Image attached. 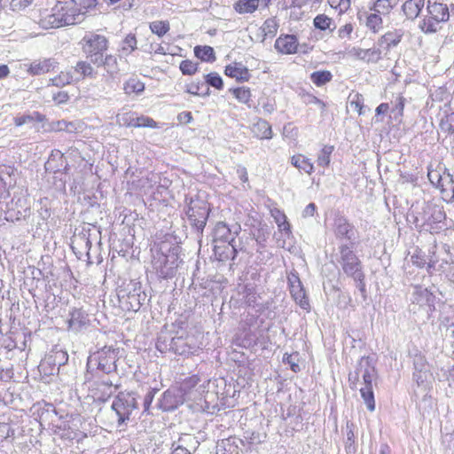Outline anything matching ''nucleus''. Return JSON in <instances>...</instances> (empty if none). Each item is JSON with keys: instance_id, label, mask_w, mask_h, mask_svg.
Returning <instances> with one entry per match:
<instances>
[{"instance_id": "obj_1", "label": "nucleus", "mask_w": 454, "mask_h": 454, "mask_svg": "<svg viewBox=\"0 0 454 454\" xmlns=\"http://www.w3.org/2000/svg\"><path fill=\"white\" fill-rule=\"evenodd\" d=\"M79 45L82 53L93 65L103 66L107 72H114L117 69L116 57L106 54L109 40L106 35L90 32L81 39Z\"/></svg>"}, {"instance_id": "obj_2", "label": "nucleus", "mask_w": 454, "mask_h": 454, "mask_svg": "<svg viewBox=\"0 0 454 454\" xmlns=\"http://www.w3.org/2000/svg\"><path fill=\"white\" fill-rule=\"evenodd\" d=\"M360 375L363 378V387L359 388L361 397L364 401L369 411H375L376 403L372 382L376 378V370L370 364L369 358L363 357L356 369L349 372L348 381L351 389H356Z\"/></svg>"}, {"instance_id": "obj_3", "label": "nucleus", "mask_w": 454, "mask_h": 454, "mask_svg": "<svg viewBox=\"0 0 454 454\" xmlns=\"http://www.w3.org/2000/svg\"><path fill=\"white\" fill-rule=\"evenodd\" d=\"M62 9L67 26L80 23L86 14L96 8L97 0H65L58 1Z\"/></svg>"}, {"instance_id": "obj_4", "label": "nucleus", "mask_w": 454, "mask_h": 454, "mask_svg": "<svg viewBox=\"0 0 454 454\" xmlns=\"http://www.w3.org/2000/svg\"><path fill=\"white\" fill-rule=\"evenodd\" d=\"M340 250V264L343 272L351 278H363L362 262L348 245H341Z\"/></svg>"}, {"instance_id": "obj_5", "label": "nucleus", "mask_w": 454, "mask_h": 454, "mask_svg": "<svg viewBox=\"0 0 454 454\" xmlns=\"http://www.w3.org/2000/svg\"><path fill=\"white\" fill-rule=\"evenodd\" d=\"M116 123L120 127L125 128H150L157 129L159 124L152 117L139 114L134 111H126L119 113L116 115Z\"/></svg>"}, {"instance_id": "obj_6", "label": "nucleus", "mask_w": 454, "mask_h": 454, "mask_svg": "<svg viewBox=\"0 0 454 454\" xmlns=\"http://www.w3.org/2000/svg\"><path fill=\"white\" fill-rule=\"evenodd\" d=\"M112 409L117 415L118 424L121 425L130 419L132 412L137 409V404L130 395L121 394L113 402Z\"/></svg>"}, {"instance_id": "obj_7", "label": "nucleus", "mask_w": 454, "mask_h": 454, "mask_svg": "<svg viewBox=\"0 0 454 454\" xmlns=\"http://www.w3.org/2000/svg\"><path fill=\"white\" fill-rule=\"evenodd\" d=\"M427 218L419 226V231H426L429 233H439L442 226L441 223L446 219V215L442 207L434 206L425 211Z\"/></svg>"}, {"instance_id": "obj_8", "label": "nucleus", "mask_w": 454, "mask_h": 454, "mask_svg": "<svg viewBox=\"0 0 454 454\" xmlns=\"http://www.w3.org/2000/svg\"><path fill=\"white\" fill-rule=\"evenodd\" d=\"M210 209L204 201H191L186 211L190 223L199 230L205 227Z\"/></svg>"}, {"instance_id": "obj_9", "label": "nucleus", "mask_w": 454, "mask_h": 454, "mask_svg": "<svg viewBox=\"0 0 454 454\" xmlns=\"http://www.w3.org/2000/svg\"><path fill=\"white\" fill-rule=\"evenodd\" d=\"M119 357V348L105 346L97 353L98 368L105 372H111L116 368Z\"/></svg>"}, {"instance_id": "obj_10", "label": "nucleus", "mask_w": 454, "mask_h": 454, "mask_svg": "<svg viewBox=\"0 0 454 454\" xmlns=\"http://www.w3.org/2000/svg\"><path fill=\"white\" fill-rule=\"evenodd\" d=\"M118 386L111 380H98L90 388V394L95 401L105 403L116 392Z\"/></svg>"}, {"instance_id": "obj_11", "label": "nucleus", "mask_w": 454, "mask_h": 454, "mask_svg": "<svg viewBox=\"0 0 454 454\" xmlns=\"http://www.w3.org/2000/svg\"><path fill=\"white\" fill-rule=\"evenodd\" d=\"M275 50L281 55H294L298 52L299 41L295 35L281 34L274 43Z\"/></svg>"}, {"instance_id": "obj_12", "label": "nucleus", "mask_w": 454, "mask_h": 454, "mask_svg": "<svg viewBox=\"0 0 454 454\" xmlns=\"http://www.w3.org/2000/svg\"><path fill=\"white\" fill-rule=\"evenodd\" d=\"M289 291L295 302L303 309H309V301L302 284L297 275H292L288 278Z\"/></svg>"}, {"instance_id": "obj_13", "label": "nucleus", "mask_w": 454, "mask_h": 454, "mask_svg": "<svg viewBox=\"0 0 454 454\" xmlns=\"http://www.w3.org/2000/svg\"><path fill=\"white\" fill-rule=\"evenodd\" d=\"M224 74L237 82H248L252 78V74L248 67L242 62L233 61L224 67Z\"/></svg>"}, {"instance_id": "obj_14", "label": "nucleus", "mask_w": 454, "mask_h": 454, "mask_svg": "<svg viewBox=\"0 0 454 454\" xmlns=\"http://www.w3.org/2000/svg\"><path fill=\"white\" fill-rule=\"evenodd\" d=\"M121 308L127 311H137L142 306L140 287H135L120 298Z\"/></svg>"}, {"instance_id": "obj_15", "label": "nucleus", "mask_w": 454, "mask_h": 454, "mask_svg": "<svg viewBox=\"0 0 454 454\" xmlns=\"http://www.w3.org/2000/svg\"><path fill=\"white\" fill-rule=\"evenodd\" d=\"M214 254L217 260H233L238 254L234 242H214Z\"/></svg>"}, {"instance_id": "obj_16", "label": "nucleus", "mask_w": 454, "mask_h": 454, "mask_svg": "<svg viewBox=\"0 0 454 454\" xmlns=\"http://www.w3.org/2000/svg\"><path fill=\"white\" fill-rule=\"evenodd\" d=\"M427 13L444 22H447L450 19L448 5L444 3L438 2L437 0H427Z\"/></svg>"}, {"instance_id": "obj_17", "label": "nucleus", "mask_w": 454, "mask_h": 454, "mask_svg": "<svg viewBox=\"0 0 454 454\" xmlns=\"http://www.w3.org/2000/svg\"><path fill=\"white\" fill-rule=\"evenodd\" d=\"M443 23L445 22L427 13L419 21V27L424 34L431 35L437 33Z\"/></svg>"}, {"instance_id": "obj_18", "label": "nucleus", "mask_w": 454, "mask_h": 454, "mask_svg": "<svg viewBox=\"0 0 454 454\" xmlns=\"http://www.w3.org/2000/svg\"><path fill=\"white\" fill-rule=\"evenodd\" d=\"M89 323L88 315L82 309L74 308L69 313L67 325L69 329L79 330Z\"/></svg>"}, {"instance_id": "obj_19", "label": "nucleus", "mask_w": 454, "mask_h": 454, "mask_svg": "<svg viewBox=\"0 0 454 454\" xmlns=\"http://www.w3.org/2000/svg\"><path fill=\"white\" fill-rule=\"evenodd\" d=\"M57 62L51 59H44L43 60L35 61L30 64L28 72L33 75H40L49 73L56 67Z\"/></svg>"}, {"instance_id": "obj_20", "label": "nucleus", "mask_w": 454, "mask_h": 454, "mask_svg": "<svg viewBox=\"0 0 454 454\" xmlns=\"http://www.w3.org/2000/svg\"><path fill=\"white\" fill-rule=\"evenodd\" d=\"M214 242H235V236L225 223H216L214 230Z\"/></svg>"}, {"instance_id": "obj_21", "label": "nucleus", "mask_w": 454, "mask_h": 454, "mask_svg": "<svg viewBox=\"0 0 454 454\" xmlns=\"http://www.w3.org/2000/svg\"><path fill=\"white\" fill-rule=\"evenodd\" d=\"M252 132L258 139H270L272 137L271 126L263 119H259L254 123Z\"/></svg>"}, {"instance_id": "obj_22", "label": "nucleus", "mask_w": 454, "mask_h": 454, "mask_svg": "<svg viewBox=\"0 0 454 454\" xmlns=\"http://www.w3.org/2000/svg\"><path fill=\"white\" fill-rule=\"evenodd\" d=\"M229 92L234 98L240 104L250 106L252 103V90L247 86L233 87L229 90Z\"/></svg>"}, {"instance_id": "obj_23", "label": "nucleus", "mask_w": 454, "mask_h": 454, "mask_svg": "<svg viewBox=\"0 0 454 454\" xmlns=\"http://www.w3.org/2000/svg\"><path fill=\"white\" fill-rule=\"evenodd\" d=\"M425 5L424 0H407L402 6L403 12L408 19H416Z\"/></svg>"}, {"instance_id": "obj_24", "label": "nucleus", "mask_w": 454, "mask_h": 454, "mask_svg": "<svg viewBox=\"0 0 454 454\" xmlns=\"http://www.w3.org/2000/svg\"><path fill=\"white\" fill-rule=\"evenodd\" d=\"M260 0H237L233 9L239 14H251L258 10Z\"/></svg>"}, {"instance_id": "obj_25", "label": "nucleus", "mask_w": 454, "mask_h": 454, "mask_svg": "<svg viewBox=\"0 0 454 454\" xmlns=\"http://www.w3.org/2000/svg\"><path fill=\"white\" fill-rule=\"evenodd\" d=\"M53 10L51 8L39 9L35 17L36 23L44 29L56 28L53 21Z\"/></svg>"}, {"instance_id": "obj_26", "label": "nucleus", "mask_w": 454, "mask_h": 454, "mask_svg": "<svg viewBox=\"0 0 454 454\" xmlns=\"http://www.w3.org/2000/svg\"><path fill=\"white\" fill-rule=\"evenodd\" d=\"M93 63L85 60H80L74 67V72L79 74L81 79L95 78L98 74Z\"/></svg>"}, {"instance_id": "obj_27", "label": "nucleus", "mask_w": 454, "mask_h": 454, "mask_svg": "<svg viewBox=\"0 0 454 454\" xmlns=\"http://www.w3.org/2000/svg\"><path fill=\"white\" fill-rule=\"evenodd\" d=\"M403 32L401 29H393L385 33L380 40V44H385L389 49L396 46L403 39Z\"/></svg>"}, {"instance_id": "obj_28", "label": "nucleus", "mask_w": 454, "mask_h": 454, "mask_svg": "<svg viewBox=\"0 0 454 454\" xmlns=\"http://www.w3.org/2000/svg\"><path fill=\"white\" fill-rule=\"evenodd\" d=\"M123 90L127 95H137L145 90V83L137 76H132L123 83Z\"/></svg>"}, {"instance_id": "obj_29", "label": "nucleus", "mask_w": 454, "mask_h": 454, "mask_svg": "<svg viewBox=\"0 0 454 454\" xmlns=\"http://www.w3.org/2000/svg\"><path fill=\"white\" fill-rule=\"evenodd\" d=\"M291 163L300 171L310 175L314 171L313 163L310 160L302 154L292 156Z\"/></svg>"}, {"instance_id": "obj_30", "label": "nucleus", "mask_w": 454, "mask_h": 454, "mask_svg": "<svg viewBox=\"0 0 454 454\" xmlns=\"http://www.w3.org/2000/svg\"><path fill=\"white\" fill-rule=\"evenodd\" d=\"M352 231L353 226L346 218L339 217L335 220V233L337 237L349 239Z\"/></svg>"}, {"instance_id": "obj_31", "label": "nucleus", "mask_w": 454, "mask_h": 454, "mask_svg": "<svg viewBox=\"0 0 454 454\" xmlns=\"http://www.w3.org/2000/svg\"><path fill=\"white\" fill-rule=\"evenodd\" d=\"M313 25L320 31H333L335 28L333 20L325 13L317 14L313 20Z\"/></svg>"}, {"instance_id": "obj_32", "label": "nucleus", "mask_w": 454, "mask_h": 454, "mask_svg": "<svg viewBox=\"0 0 454 454\" xmlns=\"http://www.w3.org/2000/svg\"><path fill=\"white\" fill-rule=\"evenodd\" d=\"M397 4L395 0H376L371 10L374 11L379 15H388L394 7Z\"/></svg>"}, {"instance_id": "obj_33", "label": "nucleus", "mask_w": 454, "mask_h": 454, "mask_svg": "<svg viewBox=\"0 0 454 454\" xmlns=\"http://www.w3.org/2000/svg\"><path fill=\"white\" fill-rule=\"evenodd\" d=\"M271 215L274 218L280 231H284L286 234L291 233V225L283 211L275 208L271 210Z\"/></svg>"}, {"instance_id": "obj_34", "label": "nucleus", "mask_w": 454, "mask_h": 454, "mask_svg": "<svg viewBox=\"0 0 454 454\" xmlns=\"http://www.w3.org/2000/svg\"><path fill=\"white\" fill-rule=\"evenodd\" d=\"M194 55L204 62H214L215 60L214 49L208 45L195 46Z\"/></svg>"}, {"instance_id": "obj_35", "label": "nucleus", "mask_w": 454, "mask_h": 454, "mask_svg": "<svg viewBox=\"0 0 454 454\" xmlns=\"http://www.w3.org/2000/svg\"><path fill=\"white\" fill-rule=\"evenodd\" d=\"M309 78L317 87H321L333 80V74L329 70H320L311 73Z\"/></svg>"}, {"instance_id": "obj_36", "label": "nucleus", "mask_w": 454, "mask_h": 454, "mask_svg": "<svg viewBox=\"0 0 454 454\" xmlns=\"http://www.w3.org/2000/svg\"><path fill=\"white\" fill-rule=\"evenodd\" d=\"M73 82L74 77L71 71H61L59 74L50 80V85L60 88L69 85Z\"/></svg>"}, {"instance_id": "obj_37", "label": "nucleus", "mask_w": 454, "mask_h": 454, "mask_svg": "<svg viewBox=\"0 0 454 454\" xmlns=\"http://www.w3.org/2000/svg\"><path fill=\"white\" fill-rule=\"evenodd\" d=\"M149 28L152 33L162 37L169 32L170 24L168 20H155L149 24Z\"/></svg>"}, {"instance_id": "obj_38", "label": "nucleus", "mask_w": 454, "mask_h": 454, "mask_svg": "<svg viewBox=\"0 0 454 454\" xmlns=\"http://www.w3.org/2000/svg\"><path fill=\"white\" fill-rule=\"evenodd\" d=\"M278 27L279 25L276 18L267 19L262 26L264 37L273 38L277 35Z\"/></svg>"}, {"instance_id": "obj_39", "label": "nucleus", "mask_w": 454, "mask_h": 454, "mask_svg": "<svg viewBox=\"0 0 454 454\" xmlns=\"http://www.w3.org/2000/svg\"><path fill=\"white\" fill-rule=\"evenodd\" d=\"M137 48V40L134 34H128L122 40L121 51L125 55L132 53Z\"/></svg>"}, {"instance_id": "obj_40", "label": "nucleus", "mask_w": 454, "mask_h": 454, "mask_svg": "<svg viewBox=\"0 0 454 454\" xmlns=\"http://www.w3.org/2000/svg\"><path fill=\"white\" fill-rule=\"evenodd\" d=\"M334 151V146L326 145L323 146V148L320 151L319 155L317 156V164L320 167L326 168L330 165L331 162V156L332 153Z\"/></svg>"}, {"instance_id": "obj_41", "label": "nucleus", "mask_w": 454, "mask_h": 454, "mask_svg": "<svg viewBox=\"0 0 454 454\" xmlns=\"http://www.w3.org/2000/svg\"><path fill=\"white\" fill-rule=\"evenodd\" d=\"M364 99L361 93L354 92L349 95V104L350 107L356 111L358 115H362L364 114Z\"/></svg>"}, {"instance_id": "obj_42", "label": "nucleus", "mask_w": 454, "mask_h": 454, "mask_svg": "<svg viewBox=\"0 0 454 454\" xmlns=\"http://www.w3.org/2000/svg\"><path fill=\"white\" fill-rule=\"evenodd\" d=\"M366 26L373 33H378L383 27V20L378 13H371L366 19Z\"/></svg>"}, {"instance_id": "obj_43", "label": "nucleus", "mask_w": 454, "mask_h": 454, "mask_svg": "<svg viewBox=\"0 0 454 454\" xmlns=\"http://www.w3.org/2000/svg\"><path fill=\"white\" fill-rule=\"evenodd\" d=\"M179 69L184 75H194L199 71V63L184 59L180 62Z\"/></svg>"}, {"instance_id": "obj_44", "label": "nucleus", "mask_w": 454, "mask_h": 454, "mask_svg": "<svg viewBox=\"0 0 454 454\" xmlns=\"http://www.w3.org/2000/svg\"><path fill=\"white\" fill-rule=\"evenodd\" d=\"M206 82L215 89L221 90L223 89L224 83L223 80L220 76V74L216 72H211L205 75Z\"/></svg>"}, {"instance_id": "obj_45", "label": "nucleus", "mask_w": 454, "mask_h": 454, "mask_svg": "<svg viewBox=\"0 0 454 454\" xmlns=\"http://www.w3.org/2000/svg\"><path fill=\"white\" fill-rule=\"evenodd\" d=\"M33 120L42 122L45 120V116L43 114H40L39 112H35L34 116H31V115L17 116L14 118L13 121L17 127H20V126H22L25 123L31 121Z\"/></svg>"}, {"instance_id": "obj_46", "label": "nucleus", "mask_w": 454, "mask_h": 454, "mask_svg": "<svg viewBox=\"0 0 454 454\" xmlns=\"http://www.w3.org/2000/svg\"><path fill=\"white\" fill-rule=\"evenodd\" d=\"M330 6L337 11L339 15L347 12L350 9V0H328Z\"/></svg>"}, {"instance_id": "obj_47", "label": "nucleus", "mask_w": 454, "mask_h": 454, "mask_svg": "<svg viewBox=\"0 0 454 454\" xmlns=\"http://www.w3.org/2000/svg\"><path fill=\"white\" fill-rule=\"evenodd\" d=\"M52 10H53V17H54V19H52V20L55 22V27L58 28V27H66L67 22L63 17L64 15L62 12V9L60 8L59 2H57L54 4V6H52Z\"/></svg>"}, {"instance_id": "obj_48", "label": "nucleus", "mask_w": 454, "mask_h": 454, "mask_svg": "<svg viewBox=\"0 0 454 454\" xmlns=\"http://www.w3.org/2000/svg\"><path fill=\"white\" fill-rule=\"evenodd\" d=\"M299 354L297 352L294 354H285L283 357V361L290 365V369L294 372H300V365H299Z\"/></svg>"}, {"instance_id": "obj_49", "label": "nucleus", "mask_w": 454, "mask_h": 454, "mask_svg": "<svg viewBox=\"0 0 454 454\" xmlns=\"http://www.w3.org/2000/svg\"><path fill=\"white\" fill-rule=\"evenodd\" d=\"M14 435V429L11 425L4 422H0V443L4 442L7 438Z\"/></svg>"}, {"instance_id": "obj_50", "label": "nucleus", "mask_w": 454, "mask_h": 454, "mask_svg": "<svg viewBox=\"0 0 454 454\" xmlns=\"http://www.w3.org/2000/svg\"><path fill=\"white\" fill-rule=\"evenodd\" d=\"M322 2H323V0H293L294 5L298 8L307 7V6L313 8V7L319 5Z\"/></svg>"}, {"instance_id": "obj_51", "label": "nucleus", "mask_w": 454, "mask_h": 454, "mask_svg": "<svg viewBox=\"0 0 454 454\" xmlns=\"http://www.w3.org/2000/svg\"><path fill=\"white\" fill-rule=\"evenodd\" d=\"M354 30V27L351 23H347L340 27L338 30V36L341 39H348Z\"/></svg>"}, {"instance_id": "obj_52", "label": "nucleus", "mask_w": 454, "mask_h": 454, "mask_svg": "<svg viewBox=\"0 0 454 454\" xmlns=\"http://www.w3.org/2000/svg\"><path fill=\"white\" fill-rule=\"evenodd\" d=\"M70 97L65 90H59L52 95V99L57 105L66 104Z\"/></svg>"}, {"instance_id": "obj_53", "label": "nucleus", "mask_w": 454, "mask_h": 454, "mask_svg": "<svg viewBox=\"0 0 454 454\" xmlns=\"http://www.w3.org/2000/svg\"><path fill=\"white\" fill-rule=\"evenodd\" d=\"M359 55L361 59H367L369 61L373 59H378L380 51L376 49L361 50Z\"/></svg>"}, {"instance_id": "obj_54", "label": "nucleus", "mask_w": 454, "mask_h": 454, "mask_svg": "<svg viewBox=\"0 0 454 454\" xmlns=\"http://www.w3.org/2000/svg\"><path fill=\"white\" fill-rule=\"evenodd\" d=\"M411 260L412 264L419 268H424L427 263L425 256L420 251L414 253Z\"/></svg>"}, {"instance_id": "obj_55", "label": "nucleus", "mask_w": 454, "mask_h": 454, "mask_svg": "<svg viewBox=\"0 0 454 454\" xmlns=\"http://www.w3.org/2000/svg\"><path fill=\"white\" fill-rule=\"evenodd\" d=\"M202 83L200 81L186 84V92L192 95H200Z\"/></svg>"}, {"instance_id": "obj_56", "label": "nucleus", "mask_w": 454, "mask_h": 454, "mask_svg": "<svg viewBox=\"0 0 454 454\" xmlns=\"http://www.w3.org/2000/svg\"><path fill=\"white\" fill-rule=\"evenodd\" d=\"M405 98L403 96L399 95L396 98V105L395 111H397L398 116L403 117L404 114Z\"/></svg>"}, {"instance_id": "obj_57", "label": "nucleus", "mask_w": 454, "mask_h": 454, "mask_svg": "<svg viewBox=\"0 0 454 454\" xmlns=\"http://www.w3.org/2000/svg\"><path fill=\"white\" fill-rule=\"evenodd\" d=\"M33 0H12L11 5L13 10H22L27 7Z\"/></svg>"}, {"instance_id": "obj_58", "label": "nucleus", "mask_w": 454, "mask_h": 454, "mask_svg": "<svg viewBox=\"0 0 454 454\" xmlns=\"http://www.w3.org/2000/svg\"><path fill=\"white\" fill-rule=\"evenodd\" d=\"M193 120L192 114L189 111H184L177 115V121L182 124H188Z\"/></svg>"}, {"instance_id": "obj_59", "label": "nucleus", "mask_w": 454, "mask_h": 454, "mask_svg": "<svg viewBox=\"0 0 454 454\" xmlns=\"http://www.w3.org/2000/svg\"><path fill=\"white\" fill-rule=\"evenodd\" d=\"M388 110H389V105L387 103H381L376 107L375 113H376V115H380V114H387L388 112Z\"/></svg>"}, {"instance_id": "obj_60", "label": "nucleus", "mask_w": 454, "mask_h": 454, "mask_svg": "<svg viewBox=\"0 0 454 454\" xmlns=\"http://www.w3.org/2000/svg\"><path fill=\"white\" fill-rule=\"evenodd\" d=\"M199 378L197 376H192L184 380V384L189 385L190 387H194L199 383Z\"/></svg>"}, {"instance_id": "obj_61", "label": "nucleus", "mask_w": 454, "mask_h": 454, "mask_svg": "<svg viewBox=\"0 0 454 454\" xmlns=\"http://www.w3.org/2000/svg\"><path fill=\"white\" fill-rule=\"evenodd\" d=\"M10 74V69L7 65H0V80L6 78Z\"/></svg>"}, {"instance_id": "obj_62", "label": "nucleus", "mask_w": 454, "mask_h": 454, "mask_svg": "<svg viewBox=\"0 0 454 454\" xmlns=\"http://www.w3.org/2000/svg\"><path fill=\"white\" fill-rule=\"evenodd\" d=\"M356 281H358L359 284H358V286H359V290L361 291L362 294H365L366 292V289H365V283H364V273L363 272V278H353Z\"/></svg>"}, {"instance_id": "obj_63", "label": "nucleus", "mask_w": 454, "mask_h": 454, "mask_svg": "<svg viewBox=\"0 0 454 454\" xmlns=\"http://www.w3.org/2000/svg\"><path fill=\"white\" fill-rule=\"evenodd\" d=\"M347 443L348 445V447H350L351 445H354L355 443V434H354V431L353 429H349L347 433Z\"/></svg>"}, {"instance_id": "obj_64", "label": "nucleus", "mask_w": 454, "mask_h": 454, "mask_svg": "<svg viewBox=\"0 0 454 454\" xmlns=\"http://www.w3.org/2000/svg\"><path fill=\"white\" fill-rule=\"evenodd\" d=\"M53 125H54L55 129H63L67 128V123L65 121H58Z\"/></svg>"}]
</instances>
